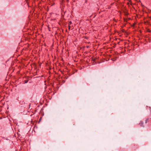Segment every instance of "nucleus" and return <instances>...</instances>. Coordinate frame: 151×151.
<instances>
[{
	"instance_id": "obj_2",
	"label": "nucleus",
	"mask_w": 151,
	"mask_h": 151,
	"mask_svg": "<svg viewBox=\"0 0 151 151\" xmlns=\"http://www.w3.org/2000/svg\"><path fill=\"white\" fill-rule=\"evenodd\" d=\"M147 121H148V119H146V121H145V122H146V123H147Z\"/></svg>"
},
{
	"instance_id": "obj_1",
	"label": "nucleus",
	"mask_w": 151,
	"mask_h": 151,
	"mask_svg": "<svg viewBox=\"0 0 151 151\" xmlns=\"http://www.w3.org/2000/svg\"><path fill=\"white\" fill-rule=\"evenodd\" d=\"M139 125L141 127H144V126L143 125V123L142 122H141L139 124Z\"/></svg>"
},
{
	"instance_id": "obj_3",
	"label": "nucleus",
	"mask_w": 151,
	"mask_h": 151,
	"mask_svg": "<svg viewBox=\"0 0 151 151\" xmlns=\"http://www.w3.org/2000/svg\"><path fill=\"white\" fill-rule=\"evenodd\" d=\"M69 23H71V22H70Z\"/></svg>"
}]
</instances>
